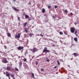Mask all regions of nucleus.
Segmentation results:
<instances>
[{
    "label": "nucleus",
    "mask_w": 79,
    "mask_h": 79,
    "mask_svg": "<svg viewBox=\"0 0 79 79\" xmlns=\"http://www.w3.org/2000/svg\"><path fill=\"white\" fill-rule=\"evenodd\" d=\"M50 52V50H47V48L46 47H45L43 50V52L44 53H45V52L46 53H48L49 52Z\"/></svg>",
    "instance_id": "f257e3e1"
},
{
    "label": "nucleus",
    "mask_w": 79,
    "mask_h": 79,
    "mask_svg": "<svg viewBox=\"0 0 79 79\" xmlns=\"http://www.w3.org/2000/svg\"><path fill=\"white\" fill-rule=\"evenodd\" d=\"M70 31L72 33H74L75 32V28L73 27H71Z\"/></svg>",
    "instance_id": "f03ea898"
},
{
    "label": "nucleus",
    "mask_w": 79,
    "mask_h": 79,
    "mask_svg": "<svg viewBox=\"0 0 79 79\" xmlns=\"http://www.w3.org/2000/svg\"><path fill=\"white\" fill-rule=\"evenodd\" d=\"M2 63H7L8 62V61L7 60L6 58H4L2 60Z\"/></svg>",
    "instance_id": "7ed1b4c3"
},
{
    "label": "nucleus",
    "mask_w": 79,
    "mask_h": 79,
    "mask_svg": "<svg viewBox=\"0 0 79 79\" xmlns=\"http://www.w3.org/2000/svg\"><path fill=\"white\" fill-rule=\"evenodd\" d=\"M30 51H31L33 53H35L37 50V48H34L33 49H30Z\"/></svg>",
    "instance_id": "20e7f679"
},
{
    "label": "nucleus",
    "mask_w": 79,
    "mask_h": 79,
    "mask_svg": "<svg viewBox=\"0 0 79 79\" xmlns=\"http://www.w3.org/2000/svg\"><path fill=\"white\" fill-rule=\"evenodd\" d=\"M20 35H21V33H19L18 35H15V38H17V39H19L20 38Z\"/></svg>",
    "instance_id": "39448f33"
},
{
    "label": "nucleus",
    "mask_w": 79,
    "mask_h": 79,
    "mask_svg": "<svg viewBox=\"0 0 79 79\" xmlns=\"http://www.w3.org/2000/svg\"><path fill=\"white\" fill-rule=\"evenodd\" d=\"M24 48V47L23 46H19L17 48V49H18V50H23Z\"/></svg>",
    "instance_id": "423d86ee"
},
{
    "label": "nucleus",
    "mask_w": 79,
    "mask_h": 79,
    "mask_svg": "<svg viewBox=\"0 0 79 79\" xmlns=\"http://www.w3.org/2000/svg\"><path fill=\"white\" fill-rule=\"evenodd\" d=\"M6 70L7 71H10L11 70V68L10 66H8L6 67Z\"/></svg>",
    "instance_id": "0eeeda50"
},
{
    "label": "nucleus",
    "mask_w": 79,
    "mask_h": 79,
    "mask_svg": "<svg viewBox=\"0 0 79 79\" xmlns=\"http://www.w3.org/2000/svg\"><path fill=\"white\" fill-rule=\"evenodd\" d=\"M73 55H74L75 57L76 56H79V54H78L76 53H73Z\"/></svg>",
    "instance_id": "6e6552de"
},
{
    "label": "nucleus",
    "mask_w": 79,
    "mask_h": 79,
    "mask_svg": "<svg viewBox=\"0 0 79 79\" xmlns=\"http://www.w3.org/2000/svg\"><path fill=\"white\" fill-rule=\"evenodd\" d=\"M19 68H21V66H22V62L21 61L20 62H19Z\"/></svg>",
    "instance_id": "1a4fd4ad"
},
{
    "label": "nucleus",
    "mask_w": 79,
    "mask_h": 79,
    "mask_svg": "<svg viewBox=\"0 0 79 79\" xmlns=\"http://www.w3.org/2000/svg\"><path fill=\"white\" fill-rule=\"evenodd\" d=\"M12 8L14 9V10H16V11H19V10L18 9H17L16 8H15V7H12Z\"/></svg>",
    "instance_id": "9d476101"
},
{
    "label": "nucleus",
    "mask_w": 79,
    "mask_h": 79,
    "mask_svg": "<svg viewBox=\"0 0 79 79\" xmlns=\"http://www.w3.org/2000/svg\"><path fill=\"white\" fill-rule=\"evenodd\" d=\"M74 40H75V42H77V37L74 38Z\"/></svg>",
    "instance_id": "9b49d317"
},
{
    "label": "nucleus",
    "mask_w": 79,
    "mask_h": 79,
    "mask_svg": "<svg viewBox=\"0 0 79 79\" xmlns=\"http://www.w3.org/2000/svg\"><path fill=\"white\" fill-rule=\"evenodd\" d=\"M25 16L26 19L29 18V15H25Z\"/></svg>",
    "instance_id": "f8f14e48"
},
{
    "label": "nucleus",
    "mask_w": 79,
    "mask_h": 79,
    "mask_svg": "<svg viewBox=\"0 0 79 79\" xmlns=\"http://www.w3.org/2000/svg\"><path fill=\"white\" fill-rule=\"evenodd\" d=\"M27 24V23L25 22L24 23H23V25H24V26H26Z\"/></svg>",
    "instance_id": "ddd939ff"
},
{
    "label": "nucleus",
    "mask_w": 79,
    "mask_h": 79,
    "mask_svg": "<svg viewBox=\"0 0 79 79\" xmlns=\"http://www.w3.org/2000/svg\"><path fill=\"white\" fill-rule=\"evenodd\" d=\"M45 10L44 9H43L42 10V13H45Z\"/></svg>",
    "instance_id": "4468645a"
},
{
    "label": "nucleus",
    "mask_w": 79,
    "mask_h": 79,
    "mask_svg": "<svg viewBox=\"0 0 79 79\" xmlns=\"http://www.w3.org/2000/svg\"><path fill=\"white\" fill-rule=\"evenodd\" d=\"M57 64H58V65H60V62H59L58 60H57Z\"/></svg>",
    "instance_id": "2eb2a0df"
},
{
    "label": "nucleus",
    "mask_w": 79,
    "mask_h": 79,
    "mask_svg": "<svg viewBox=\"0 0 79 79\" xmlns=\"http://www.w3.org/2000/svg\"><path fill=\"white\" fill-rule=\"evenodd\" d=\"M7 36L8 37H11V34H10V33H8L7 34Z\"/></svg>",
    "instance_id": "dca6fc26"
},
{
    "label": "nucleus",
    "mask_w": 79,
    "mask_h": 79,
    "mask_svg": "<svg viewBox=\"0 0 79 79\" xmlns=\"http://www.w3.org/2000/svg\"><path fill=\"white\" fill-rule=\"evenodd\" d=\"M32 77L33 78H34V73H32Z\"/></svg>",
    "instance_id": "f3484780"
},
{
    "label": "nucleus",
    "mask_w": 79,
    "mask_h": 79,
    "mask_svg": "<svg viewBox=\"0 0 79 79\" xmlns=\"http://www.w3.org/2000/svg\"><path fill=\"white\" fill-rule=\"evenodd\" d=\"M10 76H11L12 77H15V76H14V75L13 74H11Z\"/></svg>",
    "instance_id": "a211bd4d"
},
{
    "label": "nucleus",
    "mask_w": 79,
    "mask_h": 79,
    "mask_svg": "<svg viewBox=\"0 0 79 79\" xmlns=\"http://www.w3.org/2000/svg\"><path fill=\"white\" fill-rule=\"evenodd\" d=\"M59 34L60 35H63V33L61 31H60L59 33Z\"/></svg>",
    "instance_id": "6ab92c4d"
},
{
    "label": "nucleus",
    "mask_w": 79,
    "mask_h": 79,
    "mask_svg": "<svg viewBox=\"0 0 79 79\" xmlns=\"http://www.w3.org/2000/svg\"><path fill=\"white\" fill-rule=\"evenodd\" d=\"M10 73H8L6 75V76H7V77H10Z\"/></svg>",
    "instance_id": "aec40b11"
},
{
    "label": "nucleus",
    "mask_w": 79,
    "mask_h": 79,
    "mask_svg": "<svg viewBox=\"0 0 79 79\" xmlns=\"http://www.w3.org/2000/svg\"><path fill=\"white\" fill-rule=\"evenodd\" d=\"M23 60L25 62H26V61H27V59H26V58H24L23 59Z\"/></svg>",
    "instance_id": "412c9836"
},
{
    "label": "nucleus",
    "mask_w": 79,
    "mask_h": 79,
    "mask_svg": "<svg viewBox=\"0 0 79 79\" xmlns=\"http://www.w3.org/2000/svg\"><path fill=\"white\" fill-rule=\"evenodd\" d=\"M25 32H26V33H27L28 32V31H27V29H25Z\"/></svg>",
    "instance_id": "4be33fe9"
},
{
    "label": "nucleus",
    "mask_w": 79,
    "mask_h": 79,
    "mask_svg": "<svg viewBox=\"0 0 79 79\" xmlns=\"http://www.w3.org/2000/svg\"><path fill=\"white\" fill-rule=\"evenodd\" d=\"M48 8H49V9H50V8H51V6H49L48 5Z\"/></svg>",
    "instance_id": "5701e85b"
},
{
    "label": "nucleus",
    "mask_w": 79,
    "mask_h": 79,
    "mask_svg": "<svg viewBox=\"0 0 79 79\" xmlns=\"http://www.w3.org/2000/svg\"><path fill=\"white\" fill-rule=\"evenodd\" d=\"M65 13H68V10H67L66 9L65 10Z\"/></svg>",
    "instance_id": "b1692460"
},
{
    "label": "nucleus",
    "mask_w": 79,
    "mask_h": 79,
    "mask_svg": "<svg viewBox=\"0 0 79 79\" xmlns=\"http://www.w3.org/2000/svg\"><path fill=\"white\" fill-rule=\"evenodd\" d=\"M18 19L19 20V21H21V20L20 19V18H19V17H18Z\"/></svg>",
    "instance_id": "393cba45"
},
{
    "label": "nucleus",
    "mask_w": 79,
    "mask_h": 79,
    "mask_svg": "<svg viewBox=\"0 0 79 79\" xmlns=\"http://www.w3.org/2000/svg\"><path fill=\"white\" fill-rule=\"evenodd\" d=\"M4 47L5 48V49H6V48H7V47H6V46L4 45Z\"/></svg>",
    "instance_id": "a878e982"
},
{
    "label": "nucleus",
    "mask_w": 79,
    "mask_h": 79,
    "mask_svg": "<svg viewBox=\"0 0 79 79\" xmlns=\"http://www.w3.org/2000/svg\"><path fill=\"white\" fill-rule=\"evenodd\" d=\"M44 71V69H43L42 68L41 69V71Z\"/></svg>",
    "instance_id": "bb28decb"
},
{
    "label": "nucleus",
    "mask_w": 79,
    "mask_h": 79,
    "mask_svg": "<svg viewBox=\"0 0 79 79\" xmlns=\"http://www.w3.org/2000/svg\"><path fill=\"white\" fill-rule=\"evenodd\" d=\"M77 32V30H75V32L74 33L75 34H76Z\"/></svg>",
    "instance_id": "cd10ccee"
},
{
    "label": "nucleus",
    "mask_w": 79,
    "mask_h": 79,
    "mask_svg": "<svg viewBox=\"0 0 79 79\" xmlns=\"http://www.w3.org/2000/svg\"><path fill=\"white\" fill-rule=\"evenodd\" d=\"M46 61L47 62H48V61H50V60L48 59L47 60H46Z\"/></svg>",
    "instance_id": "c85d7f7f"
},
{
    "label": "nucleus",
    "mask_w": 79,
    "mask_h": 79,
    "mask_svg": "<svg viewBox=\"0 0 79 79\" xmlns=\"http://www.w3.org/2000/svg\"><path fill=\"white\" fill-rule=\"evenodd\" d=\"M58 8V6H55V8Z\"/></svg>",
    "instance_id": "c756f323"
},
{
    "label": "nucleus",
    "mask_w": 79,
    "mask_h": 79,
    "mask_svg": "<svg viewBox=\"0 0 79 79\" xmlns=\"http://www.w3.org/2000/svg\"><path fill=\"white\" fill-rule=\"evenodd\" d=\"M56 45L55 44H52V47H56Z\"/></svg>",
    "instance_id": "7c9ffc66"
},
{
    "label": "nucleus",
    "mask_w": 79,
    "mask_h": 79,
    "mask_svg": "<svg viewBox=\"0 0 79 79\" xmlns=\"http://www.w3.org/2000/svg\"><path fill=\"white\" fill-rule=\"evenodd\" d=\"M64 34H65V35H67V33L66 32H64Z\"/></svg>",
    "instance_id": "2f4dec72"
},
{
    "label": "nucleus",
    "mask_w": 79,
    "mask_h": 79,
    "mask_svg": "<svg viewBox=\"0 0 79 79\" xmlns=\"http://www.w3.org/2000/svg\"><path fill=\"white\" fill-rule=\"evenodd\" d=\"M29 35L30 36H32V34L31 33H29Z\"/></svg>",
    "instance_id": "473e14b6"
},
{
    "label": "nucleus",
    "mask_w": 79,
    "mask_h": 79,
    "mask_svg": "<svg viewBox=\"0 0 79 79\" xmlns=\"http://www.w3.org/2000/svg\"><path fill=\"white\" fill-rule=\"evenodd\" d=\"M40 36H41V37H43V35L40 34Z\"/></svg>",
    "instance_id": "72a5a7b5"
},
{
    "label": "nucleus",
    "mask_w": 79,
    "mask_h": 79,
    "mask_svg": "<svg viewBox=\"0 0 79 79\" xmlns=\"http://www.w3.org/2000/svg\"><path fill=\"white\" fill-rule=\"evenodd\" d=\"M36 65H37V64H38V62H37V61H36Z\"/></svg>",
    "instance_id": "f704fd0d"
},
{
    "label": "nucleus",
    "mask_w": 79,
    "mask_h": 79,
    "mask_svg": "<svg viewBox=\"0 0 79 79\" xmlns=\"http://www.w3.org/2000/svg\"><path fill=\"white\" fill-rule=\"evenodd\" d=\"M26 53H28V52H27V50H26Z\"/></svg>",
    "instance_id": "c9c22d12"
},
{
    "label": "nucleus",
    "mask_w": 79,
    "mask_h": 79,
    "mask_svg": "<svg viewBox=\"0 0 79 79\" xmlns=\"http://www.w3.org/2000/svg\"><path fill=\"white\" fill-rule=\"evenodd\" d=\"M74 24L75 25H76V24H78V23L77 22V23H75Z\"/></svg>",
    "instance_id": "e433bc0d"
},
{
    "label": "nucleus",
    "mask_w": 79,
    "mask_h": 79,
    "mask_svg": "<svg viewBox=\"0 0 79 79\" xmlns=\"http://www.w3.org/2000/svg\"><path fill=\"white\" fill-rule=\"evenodd\" d=\"M15 69L16 70V71H18V69L16 68H15Z\"/></svg>",
    "instance_id": "4c0bfd02"
},
{
    "label": "nucleus",
    "mask_w": 79,
    "mask_h": 79,
    "mask_svg": "<svg viewBox=\"0 0 79 79\" xmlns=\"http://www.w3.org/2000/svg\"><path fill=\"white\" fill-rule=\"evenodd\" d=\"M52 17L53 18H56V17H55L54 16H53Z\"/></svg>",
    "instance_id": "58836bf2"
},
{
    "label": "nucleus",
    "mask_w": 79,
    "mask_h": 79,
    "mask_svg": "<svg viewBox=\"0 0 79 79\" xmlns=\"http://www.w3.org/2000/svg\"><path fill=\"white\" fill-rule=\"evenodd\" d=\"M57 68V66H55V67H54V68Z\"/></svg>",
    "instance_id": "ea45409f"
},
{
    "label": "nucleus",
    "mask_w": 79,
    "mask_h": 79,
    "mask_svg": "<svg viewBox=\"0 0 79 79\" xmlns=\"http://www.w3.org/2000/svg\"><path fill=\"white\" fill-rule=\"evenodd\" d=\"M28 5H31V2H29V3H28Z\"/></svg>",
    "instance_id": "a19ab883"
},
{
    "label": "nucleus",
    "mask_w": 79,
    "mask_h": 79,
    "mask_svg": "<svg viewBox=\"0 0 79 79\" xmlns=\"http://www.w3.org/2000/svg\"><path fill=\"white\" fill-rule=\"evenodd\" d=\"M6 74H8V72L6 71Z\"/></svg>",
    "instance_id": "79ce46f5"
},
{
    "label": "nucleus",
    "mask_w": 79,
    "mask_h": 79,
    "mask_svg": "<svg viewBox=\"0 0 79 79\" xmlns=\"http://www.w3.org/2000/svg\"><path fill=\"white\" fill-rule=\"evenodd\" d=\"M13 77V79H15V77Z\"/></svg>",
    "instance_id": "37998d69"
},
{
    "label": "nucleus",
    "mask_w": 79,
    "mask_h": 79,
    "mask_svg": "<svg viewBox=\"0 0 79 79\" xmlns=\"http://www.w3.org/2000/svg\"><path fill=\"white\" fill-rule=\"evenodd\" d=\"M70 15H73V13H72V12H71L70 13Z\"/></svg>",
    "instance_id": "c03bdc74"
},
{
    "label": "nucleus",
    "mask_w": 79,
    "mask_h": 79,
    "mask_svg": "<svg viewBox=\"0 0 79 79\" xmlns=\"http://www.w3.org/2000/svg\"><path fill=\"white\" fill-rule=\"evenodd\" d=\"M54 53H55V54H56V55H58V54H57V53H56V52Z\"/></svg>",
    "instance_id": "a18cd8bd"
},
{
    "label": "nucleus",
    "mask_w": 79,
    "mask_h": 79,
    "mask_svg": "<svg viewBox=\"0 0 79 79\" xmlns=\"http://www.w3.org/2000/svg\"><path fill=\"white\" fill-rule=\"evenodd\" d=\"M14 2H16V0H13Z\"/></svg>",
    "instance_id": "49530a36"
},
{
    "label": "nucleus",
    "mask_w": 79,
    "mask_h": 79,
    "mask_svg": "<svg viewBox=\"0 0 79 79\" xmlns=\"http://www.w3.org/2000/svg\"><path fill=\"white\" fill-rule=\"evenodd\" d=\"M38 35V36H39V35H39L38 34V35Z\"/></svg>",
    "instance_id": "de8ad7c7"
},
{
    "label": "nucleus",
    "mask_w": 79,
    "mask_h": 79,
    "mask_svg": "<svg viewBox=\"0 0 79 79\" xmlns=\"http://www.w3.org/2000/svg\"><path fill=\"white\" fill-rule=\"evenodd\" d=\"M9 79H10V77H9Z\"/></svg>",
    "instance_id": "09e8293b"
},
{
    "label": "nucleus",
    "mask_w": 79,
    "mask_h": 79,
    "mask_svg": "<svg viewBox=\"0 0 79 79\" xmlns=\"http://www.w3.org/2000/svg\"><path fill=\"white\" fill-rule=\"evenodd\" d=\"M75 35H76L77 36V34H75Z\"/></svg>",
    "instance_id": "8fccbe9b"
},
{
    "label": "nucleus",
    "mask_w": 79,
    "mask_h": 79,
    "mask_svg": "<svg viewBox=\"0 0 79 79\" xmlns=\"http://www.w3.org/2000/svg\"><path fill=\"white\" fill-rule=\"evenodd\" d=\"M4 74H5V72H4Z\"/></svg>",
    "instance_id": "3c124183"
},
{
    "label": "nucleus",
    "mask_w": 79,
    "mask_h": 79,
    "mask_svg": "<svg viewBox=\"0 0 79 79\" xmlns=\"http://www.w3.org/2000/svg\"><path fill=\"white\" fill-rule=\"evenodd\" d=\"M56 74H58V73H57Z\"/></svg>",
    "instance_id": "603ef678"
},
{
    "label": "nucleus",
    "mask_w": 79,
    "mask_h": 79,
    "mask_svg": "<svg viewBox=\"0 0 79 79\" xmlns=\"http://www.w3.org/2000/svg\"><path fill=\"white\" fill-rule=\"evenodd\" d=\"M24 37H26V36H24Z\"/></svg>",
    "instance_id": "864d4df0"
},
{
    "label": "nucleus",
    "mask_w": 79,
    "mask_h": 79,
    "mask_svg": "<svg viewBox=\"0 0 79 79\" xmlns=\"http://www.w3.org/2000/svg\"><path fill=\"white\" fill-rule=\"evenodd\" d=\"M47 59V58H46V60Z\"/></svg>",
    "instance_id": "5fc2aeb1"
}]
</instances>
